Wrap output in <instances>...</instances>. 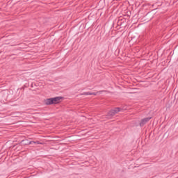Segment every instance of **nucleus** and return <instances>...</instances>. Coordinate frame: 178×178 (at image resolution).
<instances>
[{
    "label": "nucleus",
    "mask_w": 178,
    "mask_h": 178,
    "mask_svg": "<svg viewBox=\"0 0 178 178\" xmlns=\"http://www.w3.org/2000/svg\"><path fill=\"white\" fill-rule=\"evenodd\" d=\"M53 99V104H59L61 102L62 99H63V97H52Z\"/></svg>",
    "instance_id": "1"
},
{
    "label": "nucleus",
    "mask_w": 178,
    "mask_h": 178,
    "mask_svg": "<svg viewBox=\"0 0 178 178\" xmlns=\"http://www.w3.org/2000/svg\"><path fill=\"white\" fill-rule=\"evenodd\" d=\"M151 120V118H146L143 120H141L140 122V126H144L147 122H149Z\"/></svg>",
    "instance_id": "2"
},
{
    "label": "nucleus",
    "mask_w": 178,
    "mask_h": 178,
    "mask_svg": "<svg viewBox=\"0 0 178 178\" xmlns=\"http://www.w3.org/2000/svg\"><path fill=\"white\" fill-rule=\"evenodd\" d=\"M44 104H45V105H52V104H54V101L52 99V97L49 98V99H46L44 100Z\"/></svg>",
    "instance_id": "3"
},
{
    "label": "nucleus",
    "mask_w": 178,
    "mask_h": 178,
    "mask_svg": "<svg viewBox=\"0 0 178 178\" xmlns=\"http://www.w3.org/2000/svg\"><path fill=\"white\" fill-rule=\"evenodd\" d=\"M113 113V115H116V113H119L120 112V108H116L111 111Z\"/></svg>",
    "instance_id": "4"
},
{
    "label": "nucleus",
    "mask_w": 178,
    "mask_h": 178,
    "mask_svg": "<svg viewBox=\"0 0 178 178\" xmlns=\"http://www.w3.org/2000/svg\"><path fill=\"white\" fill-rule=\"evenodd\" d=\"M28 144H41V143H40L39 141H30Z\"/></svg>",
    "instance_id": "5"
},
{
    "label": "nucleus",
    "mask_w": 178,
    "mask_h": 178,
    "mask_svg": "<svg viewBox=\"0 0 178 178\" xmlns=\"http://www.w3.org/2000/svg\"><path fill=\"white\" fill-rule=\"evenodd\" d=\"M84 95H95V93L86 92L84 93Z\"/></svg>",
    "instance_id": "6"
},
{
    "label": "nucleus",
    "mask_w": 178,
    "mask_h": 178,
    "mask_svg": "<svg viewBox=\"0 0 178 178\" xmlns=\"http://www.w3.org/2000/svg\"><path fill=\"white\" fill-rule=\"evenodd\" d=\"M108 116H115V114H113L112 110L108 113Z\"/></svg>",
    "instance_id": "7"
}]
</instances>
